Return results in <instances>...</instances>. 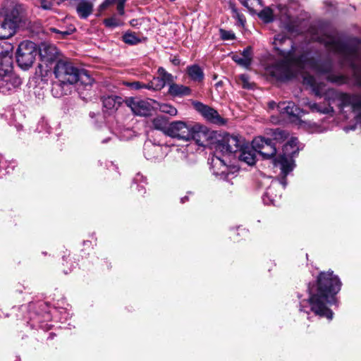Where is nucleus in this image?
<instances>
[{"label":"nucleus","instance_id":"f257e3e1","mask_svg":"<svg viewBox=\"0 0 361 361\" xmlns=\"http://www.w3.org/2000/svg\"><path fill=\"white\" fill-rule=\"evenodd\" d=\"M314 40L323 44L329 54L335 56L341 66H348L353 71L355 84L361 87V56L359 52L360 42L357 38L343 39L336 35H323L314 37ZM304 85L309 86L317 97H324L329 104L322 106L314 102H304L313 112L324 114L334 111L331 104H336L341 109L350 106L356 115L357 122L361 123V94H347L327 88L326 85L309 74L302 76Z\"/></svg>","mask_w":361,"mask_h":361},{"label":"nucleus","instance_id":"f03ea898","mask_svg":"<svg viewBox=\"0 0 361 361\" xmlns=\"http://www.w3.org/2000/svg\"><path fill=\"white\" fill-rule=\"evenodd\" d=\"M281 60L276 62L271 68V75L279 80H289L296 76V71L308 68L319 74L329 73L333 68L332 60L315 59L310 53H300L294 46L293 42L286 35H276L273 42Z\"/></svg>","mask_w":361,"mask_h":361},{"label":"nucleus","instance_id":"7ed1b4c3","mask_svg":"<svg viewBox=\"0 0 361 361\" xmlns=\"http://www.w3.org/2000/svg\"><path fill=\"white\" fill-rule=\"evenodd\" d=\"M341 285L340 279L332 271L320 272L316 283L308 285V298L300 300V312L307 315L313 312L331 320L334 313L328 305L336 302L335 295L340 291Z\"/></svg>","mask_w":361,"mask_h":361},{"label":"nucleus","instance_id":"20e7f679","mask_svg":"<svg viewBox=\"0 0 361 361\" xmlns=\"http://www.w3.org/2000/svg\"><path fill=\"white\" fill-rule=\"evenodd\" d=\"M216 152L228 157L238 158L240 161L252 166L256 162L257 152L252 147L245 145L244 140L238 135H228L216 143Z\"/></svg>","mask_w":361,"mask_h":361},{"label":"nucleus","instance_id":"39448f33","mask_svg":"<svg viewBox=\"0 0 361 361\" xmlns=\"http://www.w3.org/2000/svg\"><path fill=\"white\" fill-rule=\"evenodd\" d=\"M54 73L59 82L54 85H73L77 82L90 85L93 81L87 71L78 68L67 59H60L56 61L54 67Z\"/></svg>","mask_w":361,"mask_h":361},{"label":"nucleus","instance_id":"423d86ee","mask_svg":"<svg viewBox=\"0 0 361 361\" xmlns=\"http://www.w3.org/2000/svg\"><path fill=\"white\" fill-rule=\"evenodd\" d=\"M13 56L8 50L0 49V92L10 93L21 85V79L13 73Z\"/></svg>","mask_w":361,"mask_h":361},{"label":"nucleus","instance_id":"0eeeda50","mask_svg":"<svg viewBox=\"0 0 361 361\" xmlns=\"http://www.w3.org/2000/svg\"><path fill=\"white\" fill-rule=\"evenodd\" d=\"M299 150L298 140L296 137H291L283 145L282 154L274 160V164L280 167L281 175L286 176L293 170L295 167L293 157L298 154Z\"/></svg>","mask_w":361,"mask_h":361},{"label":"nucleus","instance_id":"6e6552de","mask_svg":"<svg viewBox=\"0 0 361 361\" xmlns=\"http://www.w3.org/2000/svg\"><path fill=\"white\" fill-rule=\"evenodd\" d=\"M38 54V48L35 43L25 40L20 43L16 51V62L18 66L24 70L32 67Z\"/></svg>","mask_w":361,"mask_h":361},{"label":"nucleus","instance_id":"1a4fd4ad","mask_svg":"<svg viewBox=\"0 0 361 361\" xmlns=\"http://www.w3.org/2000/svg\"><path fill=\"white\" fill-rule=\"evenodd\" d=\"M20 21L18 8L16 6L7 11L3 20H0V39H8L13 36Z\"/></svg>","mask_w":361,"mask_h":361},{"label":"nucleus","instance_id":"9d476101","mask_svg":"<svg viewBox=\"0 0 361 361\" xmlns=\"http://www.w3.org/2000/svg\"><path fill=\"white\" fill-rule=\"evenodd\" d=\"M41 63L39 68L46 74L51 69V65L56 60L58 50L55 45L46 42L42 43L38 48Z\"/></svg>","mask_w":361,"mask_h":361},{"label":"nucleus","instance_id":"9b49d317","mask_svg":"<svg viewBox=\"0 0 361 361\" xmlns=\"http://www.w3.org/2000/svg\"><path fill=\"white\" fill-rule=\"evenodd\" d=\"M252 145L256 152L265 159H270L276 155V145L270 138L257 137L252 140Z\"/></svg>","mask_w":361,"mask_h":361},{"label":"nucleus","instance_id":"f8f14e48","mask_svg":"<svg viewBox=\"0 0 361 361\" xmlns=\"http://www.w3.org/2000/svg\"><path fill=\"white\" fill-rule=\"evenodd\" d=\"M166 147L160 144H156L148 140L144 144L143 153L145 157L151 161L162 160L166 155Z\"/></svg>","mask_w":361,"mask_h":361},{"label":"nucleus","instance_id":"ddd939ff","mask_svg":"<svg viewBox=\"0 0 361 361\" xmlns=\"http://www.w3.org/2000/svg\"><path fill=\"white\" fill-rule=\"evenodd\" d=\"M125 102L137 116H149L153 108L149 101L139 97H129L126 99Z\"/></svg>","mask_w":361,"mask_h":361},{"label":"nucleus","instance_id":"4468645a","mask_svg":"<svg viewBox=\"0 0 361 361\" xmlns=\"http://www.w3.org/2000/svg\"><path fill=\"white\" fill-rule=\"evenodd\" d=\"M220 154L223 156H227L222 152L215 151V155L211 159V170L212 173L219 179L227 180L230 174L228 165L226 161L220 157Z\"/></svg>","mask_w":361,"mask_h":361},{"label":"nucleus","instance_id":"2eb2a0df","mask_svg":"<svg viewBox=\"0 0 361 361\" xmlns=\"http://www.w3.org/2000/svg\"><path fill=\"white\" fill-rule=\"evenodd\" d=\"M191 125L183 121H173L169 123L166 135L178 140H190Z\"/></svg>","mask_w":361,"mask_h":361},{"label":"nucleus","instance_id":"dca6fc26","mask_svg":"<svg viewBox=\"0 0 361 361\" xmlns=\"http://www.w3.org/2000/svg\"><path fill=\"white\" fill-rule=\"evenodd\" d=\"M286 176L282 175L281 179L272 180L270 186L267 189L266 192L262 196V201L265 204H273L276 205L277 199L281 197V194H276L275 192L277 191L281 185L283 188H285L286 185Z\"/></svg>","mask_w":361,"mask_h":361},{"label":"nucleus","instance_id":"f3484780","mask_svg":"<svg viewBox=\"0 0 361 361\" xmlns=\"http://www.w3.org/2000/svg\"><path fill=\"white\" fill-rule=\"evenodd\" d=\"M190 140L195 141L200 146L205 145L208 140L207 129L200 124H192L190 129Z\"/></svg>","mask_w":361,"mask_h":361},{"label":"nucleus","instance_id":"a211bd4d","mask_svg":"<svg viewBox=\"0 0 361 361\" xmlns=\"http://www.w3.org/2000/svg\"><path fill=\"white\" fill-rule=\"evenodd\" d=\"M277 109L282 114H287L290 118H299L304 111L295 106L293 102H283L278 104Z\"/></svg>","mask_w":361,"mask_h":361},{"label":"nucleus","instance_id":"6ab92c4d","mask_svg":"<svg viewBox=\"0 0 361 361\" xmlns=\"http://www.w3.org/2000/svg\"><path fill=\"white\" fill-rule=\"evenodd\" d=\"M193 106L195 109L207 120L214 123H216L219 121L220 116L218 112L214 109L204 105L200 102H194Z\"/></svg>","mask_w":361,"mask_h":361},{"label":"nucleus","instance_id":"aec40b11","mask_svg":"<svg viewBox=\"0 0 361 361\" xmlns=\"http://www.w3.org/2000/svg\"><path fill=\"white\" fill-rule=\"evenodd\" d=\"M232 59L238 64L245 68H248L251 64L252 59V50L251 47L245 48L240 55H233Z\"/></svg>","mask_w":361,"mask_h":361},{"label":"nucleus","instance_id":"412c9836","mask_svg":"<svg viewBox=\"0 0 361 361\" xmlns=\"http://www.w3.org/2000/svg\"><path fill=\"white\" fill-rule=\"evenodd\" d=\"M121 102L122 98L115 95H109L103 98V106L107 110H116Z\"/></svg>","mask_w":361,"mask_h":361},{"label":"nucleus","instance_id":"4be33fe9","mask_svg":"<svg viewBox=\"0 0 361 361\" xmlns=\"http://www.w3.org/2000/svg\"><path fill=\"white\" fill-rule=\"evenodd\" d=\"M187 73L190 78L195 82H201L204 79V73L197 65H192L187 68Z\"/></svg>","mask_w":361,"mask_h":361},{"label":"nucleus","instance_id":"5701e85b","mask_svg":"<svg viewBox=\"0 0 361 361\" xmlns=\"http://www.w3.org/2000/svg\"><path fill=\"white\" fill-rule=\"evenodd\" d=\"M152 126L154 129L162 131L165 135H167V130L169 128V124L166 117L159 116L153 118Z\"/></svg>","mask_w":361,"mask_h":361},{"label":"nucleus","instance_id":"b1692460","mask_svg":"<svg viewBox=\"0 0 361 361\" xmlns=\"http://www.w3.org/2000/svg\"><path fill=\"white\" fill-rule=\"evenodd\" d=\"M169 92L173 96H183L189 94L190 89L181 85L172 83L170 85Z\"/></svg>","mask_w":361,"mask_h":361},{"label":"nucleus","instance_id":"393cba45","mask_svg":"<svg viewBox=\"0 0 361 361\" xmlns=\"http://www.w3.org/2000/svg\"><path fill=\"white\" fill-rule=\"evenodd\" d=\"M288 135V133L287 131L277 128L273 131L271 135L272 138L270 139L276 144V142H281L285 140Z\"/></svg>","mask_w":361,"mask_h":361},{"label":"nucleus","instance_id":"a878e982","mask_svg":"<svg viewBox=\"0 0 361 361\" xmlns=\"http://www.w3.org/2000/svg\"><path fill=\"white\" fill-rule=\"evenodd\" d=\"M159 75H161L160 84L158 85L159 88H161L164 86H165L166 83L169 84L173 81V76L171 75V74L166 72L163 68H159Z\"/></svg>","mask_w":361,"mask_h":361},{"label":"nucleus","instance_id":"bb28decb","mask_svg":"<svg viewBox=\"0 0 361 361\" xmlns=\"http://www.w3.org/2000/svg\"><path fill=\"white\" fill-rule=\"evenodd\" d=\"M327 80L331 82L336 83L338 85L346 84L349 81V78L348 76L335 74H329L327 76Z\"/></svg>","mask_w":361,"mask_h":361},{"label":"nucleus","instance_id":"cd10ccee","mask_svg":"<svg viewBox=\"0 0 361 361\" xmlns=\"http://www.w3.org/2000/svg\"><path fill=\"white\" fill-rule=\"evenodd\" d=\"M123 40L126 44L134 45L140 42V39L133 32H126L123 36Z\"/></svg>","mask_w":361,"mask_h":361},{"label":"nucleus","instance_id":"c85d7f7f","mask_svg":"<svg viewBox=\"0 0 361 361\" xmlns=\"http://www.w3.org/2000/svg\"><path fill=\"white\" fill-rule=\"evenodd\" d=\"M103 23L106 27L110 28H114L121 26L123 24L121 20L116 16H113L109 18L104 19Z\"/></svg>","mask_w":361,"mask_h":361},{"label":"nucleus","instance_id":"c756f323","mask_svg":"<svg viewBox=\"0 0 361 361\" xmlns=\"http://www.w3.org/2000/svg\"><path fill=\"white\" fill-rule=\"evenodd\" d=\"M159 108L161 112L168 114L170 116H176L178 112L177 109L174 106H173L169 104H165V103L160 104H159Z\"/></svg>","mask_w":361,"mask_h":361},{"label":"nucleus","instance_id":"7c9ffc66","mask_svg":"<svg viewBox=\"0 0 361 361\" xmlns=\"http://www.w3.org/2000/svg\"><path fill=\"white\" fill-rule=\"evenodd\" d=\"M238 82L245 89H252L253 86V84L250 82L249 76L246 74H241L238 76Z\"/></svg>","mask_w":361,"mask_h":361},{"label":"nucleus","instance_id":"2f4dec72","mask_svg":"<svg viewBox=\"0 0 361 361\" xmlns=\"http://www.w3.org/2000/svg\"><path fill=\"white\" fill-rule=\"evenodd\" d=\"M231 11L233 18H236L241 25H243L245 22V16L233 6L231 7Z\"/></svg>","mask_w":361,"mask_h":361},{"label":"nucleus","instance_id":"473e14b6","mask_svg":"<svg viewBox=\"0 0 361 361\" xmlns=\"http://www.w3.org/2000/svg\"><path fill=\"white\" fill-rule=\"evenodd\" d=\"M221 37L224 40H231L235 38V35L231 31L225 30L223 29L220 30Z\"/></svg>","mask_w":361,"mask_h":361},{"label":"nucleus","instance_id":"72a5a7b5","mask_svg":"<svg viewBox=\"0 0 361 361\" xmlns=\"http://www.w3.org/2000/svg\"><path fill=\"white\" fill-rule=\"evenodd\" d=\"M259 16L264 19L266 22H270L273 20V15L271 10H264L262 11Z\"/></svg>","mask_w":361,"mask_h":361},{"label":"nucleus","instance_id":"f704fd0d","mask_svg":"<svg viewBox=\"0 0 361 361\" xmlns=\"http://www.w3.org/2000/svg\"><path fill=\"white\" fill-rule=\"evenodd\" d=\"M240 3L249 10H252L258 0H239Z\"/></svg>","mask_w":361,"mask_h":361},{"label":"nucleus","instance_id":"c9c22d12","mask_svg":"<svg viewBox=\"0 0 361 361\" xmlns=\"http://www.w3.org/2000/svg\"><path fill=\"white\" fill-rule=\"evenodd\" d=\"M126 0H119V1L116 4V9L119 15L123 16L125 13L124 6Z\"/></svg>","mask_w":361,"mask_h":361},{"label":"nucleus","instance_id":"e433bc0d","mask_svg":"<svg viewBox=\"0 0 361 361\" xmlns=\"http://www.w3.org/2000/svg\"><path fill=\"white\" fill-rule=\"evenodd\" d=\"M119 0H105L99 6L101 11L106 9L110 5L117 4Z\"/></svg>","mask_w":361,"mask_h":361},{"label":"nucleus","instance_id":"4c0bfd02","mask_svg":"<svg viewBox=\"0 0 361 361\" xmlns=\"http://www.w3.org/2000/svg\"><path fill=\"white\" fill-rule=\"evenodd\" d=\"M126 85L133 90H140L145 87L143 84L140 82H126Z\"/></svg>","mask_w":361,"mask_h":361},{"label":"nucleus","instance_id":"58836bf2","mask_svg":"<svg viewBox=\"0 0 361 361\" xmlns=\"http://www.w3.org/2000/svg\"><path fill=\"white\" fill-rule=\"evenodd\" d=\"M51 32H54L56 33H60L63 37L71 35L73 31V30L59 31L56 28H51Z\"/></svg>","mask_w":361,"mask_h":361},{"label":"nucleus","instance_id":"ea45409f","mask_svg":"<svg viewBox=\"0 0 361 361\" xmlns=\"http://www.w3.org/2000/svg\"><path fill=\"white\" fill-rule=\"evenodd\" d=\"M277 106H278V104H277L275 102H274V101L270 102L269 103V107L270 109H274L275 107H276V108H277Z\"/></svg>","mask_w":361,"mask_h":361},{"label":"nucleus","instance_id":"a19ab883","mask_svg":"<svg viewBox=\"0 0 361 361\" xmlns=\"http://www.w3.org/2000/svg\"><path fill=\"white\" fill-rule=\"evenodd\" d=\"M10 173V170L9 169L6 170V171L5 173H4L2 171V169H0V178L3 177L6 173Z\"/></svg>","mask_w":361,"mask_h":361},{"label":"nucleus","instance_id":"79ce46f5","mask_svg":"<svg viewBox=\"0 0 361 361\" xmlns=\"http://www.w3.org/2000/svg\"><path fill=\"white\" fill-rule=\"evenodd\" d=\"M186 201H188V197H187V196H185V197H182V198L180 199V202H181V203H184V202H185Z\"/></svg>","mask_w":361,"mask_h":361},{"label":"nucleus","instance_id":"37998d69","mask_svg":"<svg viewBox=\"0 0 361 361\" xmlns=\"http://www.w3.org/2000/svg\"><path fill=\"white\" fill-rule=\"evenodd\" d=\"M312 132L319 133L320 130L318 127H316V128L314 130H313Z\"/></svg>","mask_w":361,"mask_h":361},{"label":"nucleus","instance_id":"c03bdc74","mask_svg":"<svg viewBox=\"0 0 361 361\" xmlns=\"http://www.w3.org/2000/svg\"><path fill=\"white\" fill-rule=\"evenodd\" d=\"M173 63L174 64H178V59H174V60L173 61Z\"/></svg>","mask_w":361,"mask_h":361},{"label":"nucleus","instance_id":"a18cd8bd","mask_svg":"<svg viewBox=\"0 0 361 361\" xmlns=\"http://www.w3.org/2000/svg\"><path fill=\"white\" fill-rule=\"evenodd\" d=\"M130 23H131V25H134V24H135L134 20H132V21L130 22Z\"/></svg>","mask_w":361,"mask_h":361},{"label":"nucleus","instance_id":"49530a36","mask_svg":"<svg viewBox=\"0 0 361 361\" xmlns=\"http://www.w3.org/2000/svg\"><path fill=\"white\" fill-rule=\"evenodd\" d=\"M130 23H131V25H134V24H135L134 20H132V21L130 22Z\"/></svg>","mask_w":361,"mask_h":361},{"label":"nucleus","instance_id":"de8ad7c7","mask_svg":"<svg viewBox=\"0 0 361 361\" xmlns=\"http://www.w3.org/2000/svg\"><path fill=\"white\" fill-rule=\"evenodd\" d=\"M140 177V175L138 174L137 176L135 178V180L137 181L138 180V178Z\"/></svg>","mask_w":361,"mask_h":361},{"label":"nucleus","instance_id":"09e8293b","mask_svg":"<svg viewBox=\"0 0 361 361\" xmlns=\"http://www.w3.org/2000/svg\"><path fill=\"white\" fill-rule=\"evenodd\" d=\"M298 297L299 299H300L301 296H300V295L298 294Z\"/></svg>","mask_w":361,"mask_h":361},{"label":"nucleus","instance_id":"8fccbe9b","mask_svg":"<svg viewBox=\"0 0 361 361\" xmlns=\"http://www.w3.org/2000/svg\"><path fill=\"white\" fill-rule=\"evenodd\" d=\"M171 1H174L175 0H170Z\"/></svg>","mask_w":361,"mask_h":361}]
</instances>
